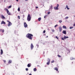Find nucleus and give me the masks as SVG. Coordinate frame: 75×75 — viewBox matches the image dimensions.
<instances>
[{"mask_svg": "<svg viewBox=\"0 0 75 75\" xmlns=\"http://www.w3.org/2000/svg\"><path fill=\"white\" fill-rule=\"evenodd\" d=\"M27 38H28L29 40H33V35L31 34L28 33L26 36Z\"/></svg>", "mask_w": 75, "mask_h": 75, "instance_id": "obj_1", "label": "nucleus"}, {"mask_svg": "<svg viewBox=\"0 0 75 75\" xmlns=\"http://www.w3.org/2000/svg\"><path fill=\"white\" fill-rule=\"evenodd\" d=\"M31 16L30 14H28V16L27 20L28 21H30L31 20Z\"/></svg>", "mask_w": 75, "mask_h": 75, "instance_id": "obj_2", "label": "nucleus"}, {"mask_svg": "<svg viewBox=\"0 0 75 75\" xmlns=\"http://www.w3.org/2000/svg\"><path fill=\"white\" fill-rule=\"evenodd\" d=\"M4 10H5V11H6L8 15H11V14L9 12V11H8V9L5 8L4 9Z\"/></svg>", "mask_w": 75, "mask_h": 75, "instance_id": "obj_3", "label": "nucleus"}, {"mask_svg": "<svg viewBox=\"0 0 75 75\" xmlns=\"http://www.w3.org/2000/svg\"><path fill=\"white\" fill-rule=\"evenodd\" d=\"M58 7H59V5L58 4H57V7H54V9L55 10H58Z\"/></svg>", "mask_w": 75, "mask_h": 75, "instance_id": "obj_4", "label": "nucleus"}, {"mask_svg": "<svg viewBox=\"0 0 75 75\" xmlns=\"http://www.w3.org/2000/svg\"><path fill=\"white\" fill-rule=\"evenodd\" d=\"M24 25L25 28H27V27H28V25H27V23H26L25 22L24 23Z\"/></svg>", "mask_w": 75, "mask_h": 75, "instance_id": "obj_5", "label": "nucleus"}, {"mask_svg": "<svg viewBox=\"0 0 75 75\" xmlns=\"http://www.w3.org/2000/svg\"><path fill=\"white\" fill-rule=\"evenodd\" d=\"M47 61L48 62H47V65H49V64H50V59H48Z\"/></svg>", "mask_w": 75, "mask_h": 75, "instance_id": "obj_6", "label": "nucleus"}, {"mask_svg": "<svg viewBox=\"0 0 75 75\" xmlns=\"http://www.w3.org/2000/svg\"><path fill=\"white\" fill-rule=\"evenodd\" d=\"M30 47L31 50H33V48H34V45H33V44L32 43H31V44Z\"/></svg>", "mask_w": 75, "mask_h": 75, "instance_id": "obj_7", "label": "nucleus"}, {"mask_svg": "<svg viewBox=\"0 0 75 75\" xmlns=\"http://www.w3.org/2000/svg\"><path fill=\"white\" fill-rule=\"evenodd\" d=\"M1 18H2V19H5V18H6L3 15H1Z\"/></svg>", "mask_w": 75, "mask_h": 75, "instance_id": "obj_8", "label": "nucleus"}, {"mask_svg": "<svg viewBox=\"0 0 75 75\" xmlns=\"http://www.w3.org/2000/svg\"><path fill=\"white\" fill-rule=\"evenodd\" d=\"M11 25H12V23H11V22H9L8 24V27H10V26H11Z\"/></svg>", "mask_w": 75, "mask_h": 75, "instance_id": "obj_9", "label": "nucleus"}, {"mask_svg": "<svg viewBox=\"0 0 75 75\" xmlns=\"http://www.w3.org/2000/svg\"><path fill=\"white\" fill-rule=\"evenodd\" d=\"M62 27L61 26H60L59 27V30L60 32H61V30H62Z\"/></svg>", "mask_w": 75, "mask_h": 75, "instance_id": "obj_10", "label": "nucleus"}, {"mask_svg": "<svg viewBox=\"0 0 75 75\" xmlns=\"http://www.w3.org/2000/svg\"><path fill=\"white\" fill-rule=\"evenodd\" d=\"M6 24V22H5L4 21H2L1 22V24Z\"/></svg>", "mask_w": 75, "mask_h": 75, "instance_id": "obj_11", "label": "nucleus"}, {"mask_svg": "<svg viewBox=\"0 0 75 75\" xmlns=\"http://www.w3.org/2000/svg\"><path fill=\"white\" fill-rule=\"evenodd\" d=\"M67 31L66 30H63L62 33L64 34H67Z\"/></svg>", "mask_w": 75, "mask_h": 75, "instance_id": "obj_12", "label": "nucleus"}, {"mask_svg": "<svg viewBox=\"0 0 75 75\" xmlns=\"http://www.w3.org/2000/svg\"><path fill=\"white\" fill-rule=\"evenodd\" d=\"M31 66V63L28 64L27 65L28 67H30Z\"/></svg>", "mask_w": 75, "mask_h": 75, "instance_id": "obj_13", "label": "nucleus"}, {"mask_svg": "<svg viewBox=\"0 0 75 75\" xmlns=\"http://www.w3.org/2000/svg\"><path fill=\"white\" fill-rule=\"evenodd\" d=\"M12 63V60H9L8 62V64H11Z\"/></svg>", "mask_w": 75, "mask_h": 75, "instance_id": "obj_14", "label": "nucleus"}, {"mask_svg": "<svg viewBox=\"0 0 75 75\" xmlns=\"http://www.w3.org/2000/svg\"><path fill=\"white\" fill-rule=\"evenodd\" d=\"M1 55H2L3 54V50L2 49H1Z\"/></svg>", "mask_w": 75, "mask_h": 75, "instance_id": "obj_15", "label": "nucleus"}, {"mask_svg": "<svg viewBox=\"0 0 75 75\" xmlns=\"http://www.w3.org/2000/svg\"><path fill=\"white\" fill-rule=\"evenodd\" d=\"M54 70H56V71H58V68L57 67H55L54 68Z\"/></svg>", "mask_w": 75, "mask_h": 75, "instance_id": "obj_16", "label": "nucleus"}, {"mask_svg": "<svg viewBox=\"0 0 75 75\" xmlns=\"http://www.w3.org/2000/svg\"><path fill=\"white\" fill-rule=\"evenodd\" d=\"M68 38L69 37L68 36L66 37V36H64V39H66V38Z\"/></svg>", "mask_w": 75, "mask_h": 75, "instance_id": "obj_17", "label": "nucleus"}, {"mask_svg": "<svg viewBox=\"0 0 75 75\" xmlns=\"http://www.w3.org/2000/svg\"><path fill=\"white\" fill-rule=\"evenodd\" d=\"M0 31H1H1H2V33H3L4 32V29H3V30L1 29L0 30Z\"/></svg>", "mask_w": 75, "mask_h": 75, "instance_id": "obj_18", "label": "nucleus"}, {"mask_svg": "<svg viewBox=\"0 0 75 75\" xmlns=\"http://www.w3.org/2000/svg\"><path fill=\"white\" fill-rule=\"evenodd\" d=\"M63 28H65V29H67V27H66V26L65 25L63 26Z\"/></svg>", "mask_w": 75, "mask_h": 75, "instance_id": "obj_19", "label": "nucleus"}, {"mask_svg": "<svg viewBox=\"0 0 75 75\" xmlns=\"http://www.w3.org/2000/svg\"><path fill=\"white\" fill-rule=\"evenodd\" d=\"M41 18H38L39 21H41Z\"/></svg>", "mask_w": 75, "mask_h": 75, "instance_id": "obj_20", "label": "nucleus"}, {"mask_svg": "<svg viewBox=\"0 0 75 75\" xmlns=\"http://www.w3.org/2000/svg\"><path fill=\"white\" fill-rule=\"evenodd\" d=\"M53 8H52V6L51 5L50 6V9L51 10H52V9Z\"/></svg>", "mask_w": 75, "mask_h": 75, "instance_id": "obj_21", "label": "nucleus"}, {"mask_svg": "<svg viewBox=\"0 0 75 75\" xmlns=\"http://www.w3.org/2000/svg\"><path fill=\"white\" fill-rule=\"evenodd\" d=\"M66 7L67 8V10H69V8H68V5L66 6Z\"/></svg>", "mask_w": 75, "mask_h": 75, "instance_id": "obj_22", "label": "nucleus"}, {"mask_svg": "<svg viewBox=\"0 0 75 75\" xmlns=\"http://www.w3.org/2000/svg\"><path fill=\"white\" fill-rule=\"evenodd\" d=\"M33 71H37V69L36 68H35L33 69Z\"/></svg>", "mask_w": 75, "mask_h": 75, "instance_id": "obj_23", "label": "nucleus"}, {"mask_svg": "<svg viewBox=\"0 0 75 75\" xmlns=\"http://www.w3.org/2000/svg\"><path fill=\"white\" fill-rule=\"evenodd\" d=\"M18 11H20V8L19 7L18 8Z\"/></svg>", "mask_w": 75, "mask_h": 75, "instance_id": "obj_24", "label": "nucleus"}, {"mask_svg": "<svg viewBox=\"0 0 75 75\" xmlns=\"http://www.w3.org/2000/svg\"><path fill=\"white\" fill-rule=\"evenodd\" d=\"M11 7H12L11 5L9 6L8 7V8H11Z\"/></svg>", "mask_w": 75, "mask_h": 75, "instance_id": "obj_25", "label": "nucleus"}, {"mask_svg": "<svg viewBox=\"0 0 75 75\" xmlns=\"http://www.w3.org/2000/svg\"><path fill=\"white\" fill-rule=\"evenodd\" d=\"M59 23H62V20H59Z\"/></svg>", "mask_w": 75, "mask_h": 75, "instance_id": "obj_26", "label": "nucleus"}, {"mask_svg": "<svg viewBox=\"0 0 75 75\" xmlns=\"http://www.w3.org/2000/svg\"><path fill=\"white\" fill-rule=\"evenodd\" d=\"M3 61L4 62L5 64L6 63V60H3Z\"/></svg>", "mask_w": 75, "mask_h": 75, "instance_id": "obj_27", "label": "nucleus"}, {"mask_svg": "<svg viewBox=\"0 0 75 75\" xmlns=\"http://www.w3.org/2000/svg\"><path fill=\"white\" fill-rule=\"evenodd\" d=\"M74 27L73 26L70 27L69 28L70 29H72V28H73Z\"/></svg>", "mask_w": 75, "mask_h": 75, "instance_id": "obj_28", "label": "nucleus"}, {"mask_svg": "<svg viewBox=\"0 0 75 75\" xmlns=\"http://www.w3.org/2000/svg\"><path fill=\"white\" fill-rule=\"evenodd\" d=\"M70 59L71 60H72V59H74V58L72 57H71L70 58Z\"/></svg>", "mask_w": 75, "mask_h": 75, "instance_id": "obj_29", "label": "nucleus"}, {"mask_svg": "<svg viewBox=\"0 0 75 75\" xmlns=\"http://www.w3.org/2000/svg\"><path fill=\"white\" fill-rule=\"evenodd\" d=\"M57 56H58V57H59V58H61V56L59 55H58Z\"/></svg>", "mask_w": 75, "mask_h": 75, "instance_id": "obj_30", "label": "nucleus"}, {"mask_svg": "<svg viewBox=\"0 0 75 75\" xmlns=\"http://www.w3.org/2000/svg\"><path fill=\"white\" fill-rule=\"evenodd\" d=\"M47 17V15L45 16L44 17V18H46V17Z\"/></svg>", "mask_w": 75, "mask_h": 75, "instance_id": "obj_31", "label": "nucleus"}, {"mask_svg": "<svg viewBox=\"0 0 75 75\" xmlns=\"http://www.w3.org/2000/svg\"><path fill=\"white\" fill-rule=\"evenodd\" d=\"M50 13H51V12H48V13H47V14H50Z\"/></svg>", "mask_w": 75, "mask_h": 75, "instance_id": "obj_32", "label": "nucleus"}, {"mask_svg": "<svg viewBox=\"0 0 75 75\" xmlns=\"http://www.w3.org/2000/svg\"><path fill=\"white\" fill-rule=\"evenodd\" d=\"M54 60H52V61L51 62V63H54Z\"/></svg>", "mask_w": 75, "mask_h": 75, "instance_id": "obj_33", "label": "nucleus"}, {"mask_svg": "<svg viewBox=\"0 0 75 75\" xmlns=\"http://www.w3.org/2000/svg\"><path fill=\"white\" fill-rule=\"evenodd\" d=\"M52 32H53L54 33V32H55V30H54L53 29L52 30Z\"/></svg>", "mask_w": 75, "mask_h": 75, "instance_id": "obj_34", "label": "nucleus"}, {"mask_svg": "<svg viewBox=\"0 0 75 75\" xmlns=\"http://www.w3.org/2000/svg\"><path fill=\"white\" fill-rule=\"evenodd\" d=\"M57 26H58V25H55L54 26V27L55 28V27H57Z\"/></svg>", "mask_w": 75, "mask_h": 75, "instance_id": "obj_35", "label": "nucleus"}, {"mask_svg": "<svg viewBox=\"0 0 75 75\" xmlns=\"http://www.w3.org/2000/svg\"><path fill=\"white\" fill-rule=\"evenodd\" d=\"M69 18V17H66V18H65V19H68V18Z\"/></svg>", "mask_w": 75, "mask_h": 75, "instance_id": "obj_36", "label": "nucleus"}, {"mask_svg": "<svg viewBox=\"0 0 75 75\" xmlns=\"http://www.w3.org/2000/svg\"><path fill=\"white\" fill-rule=\"evenodd\" d=\"M25 69H26V71H28V68H26Z\"/></svg>", "mask_w": 75, "mask_h": 75, "instance_id": "obj_37", "label": "nucleus"}, {"mask_svg": "<svg viewBox=\"0 0 75 75\" xmlns=\"http://www.w3.org/2000/svg\"><path fill=\"white\" fill-rule=\"evenodd\" d=\"M61 39L62 40H64V39L63 38H62Z\"/></svg>", "mask_w": 75, "mask_h": 75, "instance_id": "obj_38", "label": "nucleus"}, {"mask_svg": "<svg viewBox=\"0 0 75 75\" xmlns=\"http://www.w3.org/2000/svg\"><path fill=\"white\" fill-rule=\"evenodd\" d=\"M43 33H45V30H44V31H43Z\"/></svg>", "mask_w": 75, "mask_h": 75, "instance_id": "obj_39", "label": "nucleus"}, {"mask_svg": "<svg viewBox=\"0 0 75 75\" xmlns=\"http://www.w3.org/2000/svg\"><path fill=\"white\" fill-rule=\"evenodd\" d=\"M56 38H57V40H58L59 38H58V37H57V36H56Z\"/></svg>", "mask_w": 75, "mask_h": 75, "instance_id": "obj_40", "label": "nucleus"}, {"mask_svg": "<svg viewBox=\"0 0 75 75\" xmlns=\"http://www.w3.org/2000/svg\"><path fill=\"white\" fill-rule=\"evenodd\" d=\"M18 17L19 19H20V16H18Z\"/></svg>", "mask_w": 75, "mask_h": 75, "instance_id": "obj_41", "label": "nucleus"}, {"mask_svg": "<svg viewBox=\"0 0 75 75\" xmlns=\"http://www.w3.org/2000/svg\"><path fill=\"white\" fill-rule=\"evenodd\" d=\"M36 8H38V7L37 6L36 7Z\"/></svg>", "mask_w": 75, "mask_h": 75, "instance_id": "obj_42", "label": "nucleus"}, {"mask_svg": "<svg viewBox=\"0 0 75 75\" xmlns=\"http://www.w3.org/2000/svg\"><path fill=\"white\" fill-rule=\"evenodd\" d=\"M37 45V46L38 47V46H39L38 45Z\"/></svg>", "mask_w": 75, "mask_h": 75, "instance_id": "obj_43", "label": "nucleus"}, {"mask_svg": "<svg viewBox=\"0 0 75 75\" xmlns=\"http://www.w3.org/2000/svg\"><path fill=\"white\" fill-rule=\"evenodd\" d=\"M37 67H40V65H38Z\"/></svg>", "mask_w": 75, "mask_h": 75, "instance_id": "obj_44", "label": "nucleus"}, {"mask_svg": "<svg viewBox=\"0 0 75 75\" xmlns=\"http://www.w3.org/2000/svg\"><path fill=\"white\" fill-rule=\"evenodd\" d=\"M29 75H32V74H29Z\"/></svg>", "mask_w": 75, "mask_h": 75, "instance_id": "obj_45", "label": "nucleus"}, {"mask_svg": "<svg viewBox=\"0 0 75 75\" xmlns=\"http://www.w3.org/2000/svg\"><path fill=\"white\" fill-rule=\"evenodd\" d=\"M7 21V22H8V23H9V22H9L8 21Z\"/></svg>", "mask_w": 75, "mask_h": 75, "instance_id": "obj_46", "label": "nucleus"}, {"mask_svg": "<svg viewBox=\"0 0 75 75\" xmlns=\"http://www.w3.org/2000/svg\"><path fill=\"white\" fill-rule=\"evenodd\" d=\"M46 37H47V38H48V36H46Z\"/></svg>", "mask_w": 75, "mask_h": 75, "instance_id": "obj_47", "label": "nucleus"}, {"mask_svg": "<svg viewBox=\"0 0 75 75\" xmlns=\"http://www.w3.org/2000/svg\"><path fill=\"white\" fill-rule=\"evenodd\" d=\"M16 1H18V0H16Z\"/></svg>", "mask_w": 75, "mask_h": 75, "instance_id": "obj_48", "label": "nucleus"}, {"mask_svg": "<svg viewBox=\"0 0 75 75\" xmlns=\"http://www.w3.org/2000/svg\"><path fill=\"white\" fill-rule=\"evenodd\" d=\"M25 1H28V0H25Z\"/></svg>", "mask_w": 75, "mask_h": 75, "instance_id": "obj_49", "label": "nucleus"}, {"mask_svg": "<svg viewBox=\"0 0 75 75\" xmlns=\"http://www.w3.org/2000/svg\"><path fill=\"white\" fill-rule=\"evenodd\" d=\"M72 64H73V62H72Z\"/></svg>", "mask_w": 75, "mask_h": 75, "instance_id": "obj_50", "label": "nucleus"}, {"mask_svg": "<svg viewBox=\"0 0 75 75\" xmlns=\"http://www.w3.org/2000/svg\"><path fill=\"white\" fill-rule=\"evenodd\" d=\"M58 72H59V71H58Z\"/></svg>", "mask_w": 75, "mask_h": 75, "instance_id": "obj_51", "label": "nucleus"}, {"mask_svg": "<svg viewBox=\"0 0 75 75\" xmlns=\"http://www.w3.org/2000/svg\"><path fill=\"white\" fill-rule=\"evenodd\" d=\"M65 9H66V8H65Z\"/></svg>", "mask_w": 75, "mask_h": 75, "instance_id": "obj_52", "label": "nucleus"}, {"mask_svg": "<svg viewBox=\"0 0 75 75\" xmlns=\"http://www.w3.org/2000/svg\"><path fill=\"white\" fill-rule=\"evenodd\" d=\"M69 52H70V51Z\"/></svg>", "mask_w": 75, "mask_h": 75, "instance_id": "obj_53", "label": "nucleus"}]
</instances>
